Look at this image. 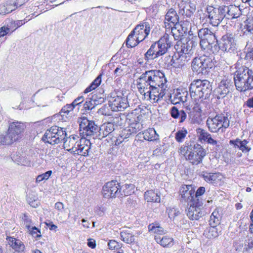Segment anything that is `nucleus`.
I'll return each instance as SVG.
<instances>
[{"label":"nucleus","mask_w":253,"mask_h":253,"mask_svg":"<svg viewBox=\"0 0 253 253\" xmlns=\"http://www.w3.org/2000/svg\"><path fill=\"white\" fill-rule=\"evenodd\" d=\"M167 81L159 70H150L143 73L136 80V87L142 98L151 103L158 102L165 95Z\"/></svg>","instance_id":"nucleus-1"},{"label":"nucleus","mask_w":253,"mask_h":253,"mask_svg":"<svg viewBox=\"0 0 253 253\" xmlns=\"http://www.w3.org/2000/svg\"><path fill=\"white\" fill-rule=\"evenodd\" d=\"M178 153L192 165H196L201 163L206 155V150L201 145L197 143L189 144L187 142L180 147Z\"/></svg>","instance_id":"nucleus-2"},{"label":"nucleus","mask_w":253,"mask_h":253,"mask_svg":"<svg viewBox=\"0 0 253 253\" xmlns=\"http://www.w3.org/2000/svg\"><path fill=\"white\" fill-rule=\"evenodd\" d=\"M139 118L140 116L133 111L127 114L126 123L128 126L121 131L117 139L118 144L122 143L131 135L136 134L144 127L143 125L139 122Z\"/></svg>","instance_id":"nucleus-3"},{"label":"nucleus","mask_w":253,"mask_h":253,"mask_svg":"<svg viewBox=\"0 0 253 253\" xmlns=\"http://www.w3.org/2000/svg\"><path fill=\"white\" fill-rule=\"evenodd\" d=\"M234 80L238 91H245L253 89V71L248 67L239 68L235 73Z\"/></svg>","instance_id":"nucleus-4"},{"label":"nucleus","mask_w":253,"mask_h":253,"mask_svg":"<svg viewBox=\"0 0 253 253\" xmlns=\"http://www.w3.org/2000/svg\"><path fill=\"white\" fill-rule=\"evenodd\" d=\"M190 43L191 42L183 43L178 40L175 45L176 53L174 54L171 60V65L173 67L181 68L190 60L191 55L193 53L190 45Z\"/></svg>","instance_id":"nucleus-5"},{"label":"nucleus","mask_w":253,"mask_h":253,"mask_svg":"<svg viewBox=\"0 0 253 253\" xmlns=\"http://www.w3.org/2000/svg\"><path fill=\"white\" fill-rule=\"evenodd\" d=\"M25 128V125L21 122H9L7 134L0 136V143L3 145H11L18 141L22 138Z\"/></svg>","instance_id":"nucleus-6"},{"label":"nucleus","mask_w":253,"mask_h":253,"mask_svg":"<svg viewBox=\"0 0 253 253\" xmlns=\"http://www.w3.org/2000/svg\"><path fill=\"white\" fill-rule=\"evenodd\" d=\"M211 87L210 82L208 80L193 81L189 86L191 97L195 101H202L209 96L211 90Z\"/></svg>","instance_id":"nucleus-7"},{"label":"nucleus","mask_w":253,"mask_h":253,"mask_svg":"<svg viewBox=\"0 0 253 253\" xmlns=\"http://www.w3.org/2000/svg\"><path fill=\"white\" fill-rule=\"evenodd\" d=\"M200 39V45L203 50H210L212 52L218 51V41L215 34L210 29L205 28L198 30Z\"/></svg>","instance_id":"nucleus-8"},{"label":"nucleus","mask_w":253,"mask_h":253,"mask_svg":"<svg viewBox=\"0 0 253 253\" xmlns=\"http://www.w3.org/2000/svg\"><path fill=\"white\" fill-rule=\"evenodd\" d=\"M209 130L211 132H222L228 128L230 121L227 114H217L214 117H209L206 121Z\"/></svg>","instance_id":"nucleus-9"},{"label":"nucleus","mask_w":253,"mask_h":253,"mask_svg":"<svg viewBox=\"0 0 253 253\" xmlns=\"http://www.w3.org/2000/svg\"><path fill=\"white\" fill-rule=\"evenodd\" d=\"M192 69L197 74H207L210 69L213 66L211 58L208 56L202 55L195 57L192 62Z\"/></svg>","instance_id":"nucleus-10"},{"label":"nucleus","mask_w":253,"mask_h":253,"mask_svg":"<svg viewBox=\"0 0 253 253\" xmlns=\"http://www.w3.org/2000/svg\"><path fill=\"white\" fill-rule=\"evenodd\" d=\"M78 123L80 125V133L83 137L92 135L98 130V126L95 122L85 117L79 118Z\"/></svg>","instance_id":"nucleus-11"},{"label":"nucleus","mask_w":253,"mask_h":253,"mask_svg":"<svg viewBox=\"0 0 253 253\" xmlns=\"http://www.w3.org/2000/svg\"><path fill=\"white\" fill-rule=\"evenodd\" d=\"M55 126L54 127L51 128L49 130H47L44 134L42 137L43 141L48 143L50 144H57L63 140V128Z\"/></svg>","instance_id":"nucleus-12"},{"label":"nucleus","mask_w":253,"mask_h":253,"mask_svg":"<svg viewBox=\"0 0 253 253\" xmlns=\"http://www.w3.org/2000/svg\"><path fill=\"white\" fill-rule=\"evenodd\" d=\"M197 201H194L193 203L188 204L189 207L187 210V215L191 220H199L205 213L203 210V203L197 199Z\"/></svg>","instance_id":"nucleus-13"},{"label":"nucleus","mask_w":253,"mask_h":253,"mask_svg":"<svg viewBox=\"0 0 253 253\" xmlns=\"http://www.w3.org/2000/svg\"><path fill=\"white\" fill-rule=\"evenodd\" d=\"M207 16L209 19V22L213 26L217 27L225 18V14L221 11V6L218 8L208 5L206 8Z\"/></svg>","instance_id":"nucleus-14"},{"label":"nucleus","mask_w":253,"mask_h":253,"mask_svg":"<svg viewBox=\"0 0 253 253\" xmlns=\"http://www.w3.org/2000/svg\"><path fill=\"white\" fill-rule=\"evenodd\" d=\"M217 48L227 52H234L236 49V43L232 34H227L222 36Z\"/></svg>","instance_id":"nucleus-15"},{"label":"nucleus","mask_w":253,"mask_h":253,"mask_svg":"<svg viewBox=\"0 0 253 253\" xmlns=\"http://www.w3.org/2000/svg\"><path fill=\"white\" fill-rule=\"evenodd\" d=\"M120 184L117 181H111L103 187L102 194L104 198L109 199L120 196Z\"/></svg>","instance_id":"nucleus-16"},{"label":"nucleus","mask_w":253,"mask_h":253,"mask_svg":"<svg viewBox=\"0 0 253 253\" xmlns=\"http://www.w3.org/2000/svg\"><path fill=\"white\" fill-rule=\"evenodd\" d=\"M150 31L149 25L147 23H144L136 26L131 33L136 37V40L140 42L147 37Z\"/></svg>","instance_id":"nucleus-17"},{"label":"nucleus","mask_w":253,"mask_h":253,"mask_svg":"<svg viewBox=\"0 0 253 253\" xmlns=\"http://www.w3.org/2000/svg\"><path fill=\"white\" fill-rule=\"evenodd\" d=\"M173 42L172 36L166 32L164 36L156 42L159 47V51L164 55L173 45Z\"/></svg>","instance_id":"nucleus-18"},{"label":"nucleus","mask_w":253,"mask_h":253,"mask_svg":"<svg viewBox=\"0 0 253 253\" xmlns=\"http://www.w3.org/2000/svg\"><path fill=\"white\" fill-rule=\"evenodd\" d=\"M77 145V147L73 151V153L84 156L88 155L91 146L89 140L85 138V137H82L80 139V142Z\"/></svg>","instance_id":"nucleus-19"},{"label":"nucleus","mask_w":253,"mask_h":253,"mask_svg":"<svg viewBox=\"0 0 253 253\" xmlns=\"http://www.w3.org/2000/svg\"><path fill=\"white\" fill-rule=\"evenodd\" d=\"M79 139V137L75 134L68 136L67 133L64 130V149L71 153H73Z\"/></svg>","instance_id":"nucleus-20"},{"label":"nucleus","mask_w":253,"mask_h":253,"mask_svg":"<svg viewBox=\"0 0 253 253\" xmlns=\"http://www.w3.org/2000/svg\"><path fill=\"white\" fill-rule=\"evenodd\" d=\"M221 11L225 14V18L230 19L237 18L241 14V11L238 6L234 5H221Z\"/></svg>","instance_id":"nucleus-21"},{"label":"nucleus","mask_w":253,"mask_h":253,"mask_svg":"<svg viewBox=\"0 0 253 253\" xmlns=\"http://www.w3.org/2000/svg\"><path fill=\"white\" fill-rule=\"evenodd\" d=\"M109 102L111 108L114 111H122L128 107L126 99L125 97L117 96Z\"/></svg>","instance_id":"nucleus-22"},{"label":"nucleus","mask_w":253,"mask_h":253,"mask_svg":"<svg viewBox=\"0 0 253 253\" xmlns=\"http://www.w3.org/2000/svg\"><path fill=\"white\" fill-rule=\"evenodd\" d=\"M170 28V31L169 34L172 36V41L179 40L187 31V29L178 22Z\"/></svg>","instance_id":"nucleus-23"},{"label":"nucleus","mask_w":253,"mask_h":253,"mask_svg":"<svg viewBox=\"0 0 253 253\" xmlns=\"http://www.w3.org/2000/svg\"><path fill=\"white\" fill-rule=\"evenodd\" d=\"M180 192L181 198L185 202L190 204L194 201H196L194 199L195 191L193 189L191 185H184L180 188Z\"/></svg>","instance_id":"nucleus-24"},{"label":"nucleus","mask_w":253,"mask_h":253,"mask_svg":"<svg viewBox=\"0 0 253 253\" xmlns=\"http://www.w3.org/2000/svg\"><path fill=\"white\" fill-rule=\"evenodd\" d=\"M188 92L184 89H177L170 95V99L173 104H177L180 102H185L188 97Z\"/></svg>","instance_id":"nucleus-25"},{"label":"nucleus","mask_w":253,"mask_h":253,"mask_svg":"<svg viewBox=\"0 0 253 253\" xmlns=\"http://www.w3.org/2000/svg\"><path fill=\"white\" fill-rule=\"evenodd\" d=\"M179 16L177 15L176 11L172 8L170 9L167 13L165 16V25L166 28V32H168V29L170 31V28L172 25L176 24L178 22Z\"/></svg>","instance_id":"nucleus-26"},{"label":"nucleus","mask_w":253,"mask_h":253,"mask_svg":"<svg viewBox=\"0 0 253 253\" xmlns=\"http://www.w3.org/2000/svg\"><path fill=\"white\" fill-rule=\"evenodd\" d=\"M179 13L187 17H190L196 9L195 5L193 3H185L183 1L179 4Z\"/></svg>","instance_id":"nucleus-27"},{"label":"nucleus","mask_w":253,"mask_h":253,"mask_svg":"<svg viewBox=\"0 0 253 253\" xmlns=\"http://www.w3.org/2000/svg\"><path fill=\"white\" fill-rule=\"evenodd\" d=\"M122 240L126 244H132L135 242V235L130 228L125 229L120 233Z\"/></svg>","instance_id":"nucleus-28"},{"label":"nucleus","mask_w":253,"mask_h":253,"mask_svg":"<svg viewBox=\"0 0 253 253\" xmlns=\"http://www.w3.org/2000/svg\"><path fill=\"white\" fill-rule=\"evenodd\" d=\"M163 55L162 52L159 51V48L156 42L151 45L150 48L145 54V59L147 60L154 59Z\"/></svg>","instance_id":"nucleus-29"},{"label":"nucleus","mask_w":253,"mask_h":253,"mask_svg":"<svg viewBox=\"0 0 253 253\" xmlns=\"http://www.w3.org/2000/svg\"><path fill=\"white\" fill-rule=\"evenodd\" d=\"M240 30L243 36L250 37L253 35V19H248L241 25Z\"/></svg>","instance_id":"nucleus-30"},{"label":"nucleus","mask_w":253,"mask_h":253,"mask_svg":"<svg viewBox=\"0 0 253 253\" xmlns=\"http://www.w3.org/2000/svg\"><path fill=\"white\" fill-rule=\"evenodd\" d=\"M230 81L228 80H222L216 89V92L221 97L224 96L229 92Z\"/></svg>","instance_id":"nucleus-31"},{"label":"nucleus","mask_w":253,"mask_h":253,"mask_svg":"<svg viewBox=\"0 0 253 253\" xmlns=\"http://www.w3.org/2000/svg\"><path fill=\"white\" fill-rule=\"evenodd\" d=\"M204 180L211 184H217L221 181L223 176L220 173H205L203 175Z\"/></svg>","instance_id":"nucleus-32"},{"label":"nucleus","mask_w":253,"mask_h":253,"mask_svg":"<svg viewBox=\"0 0 253 253\" xmlns=\"http://www.w3.org/2000/svg\"><path fill=\"white\" fill-rule=\"evenodd\" d=\"M170 115L173 118L178 119L180 123L184 122L187 118V114L183 110H179L174 106L170 109Z\"/></svg>","instance_id":"nucleus-33"},{"label":"nucleus","mask_w":253,"mask_h":253,"mask_svg":"<svg viewBox=\"0 0 253 253\" xmlns=\"http://www.w3.org/2000/svg\"><path fill=\"white\" fill-rule=\"evenodd\" d=\"M229 143L233 145L235 147L239 148L243 152H248L251 149L250 147L247 145L248 142L246 140L243 141L239 139L231 140L229 141Z\"/></svg>","instance_id":"nucleus-34"},{"label":"nucleus","mask_w":253,"mask_h":253,"mask_svg":"<svg viewBox=\"0 0 253 253\" xmlns=\"http://www.w3.org/2000/svg\"><path fill=\"white\" fill-rule=\"evenodd\" d=\"M145 200L147 202L159 203L161 201L160 195L154 190H148L144 194Z\"/></svg>","instance_id":"nucleus-35"},{"label":"nucleus","mask_w":253,"mask_h":253,"mask_svg":"<svg viewBox=\"0 0 253 253\" xmlns=\"http://www.w3.org/2000/svg\"><path fill=\"white\" fill-rule=\"evenodd\" d=\"M155 240L157 243L164 247H169L173 245V239L168 237L160 236H155Z\"/></svg>","instance_id":"nucleus-36"},{"label":"nucleus","mask_w":253,"mask_h":253,"mask_svg":"<svg viewBox=\"0 0 253 253\" xmlns=\"http://www.w3.org/2000/svg\"><path fill=\"white\" fill-rule=\"evenodd\" d=\"M143 138L148 141H154L159 138V135L153 128H150L145 130L143 132Z\"/></svg>","instance_id":"nucleus-37"},{"label":"nucleus","mask_w":253,"mask_h":253,"mask_svg":"<svg viewBox=\"0 0 253 253\" xmlns=\"http://www.w3.org/2000/svg\"><path fill=\"white\" fill-rule=\"evenodd\" d=\"M134 185L132 184H125L122 186L120 185L119 192L120 197L130 195L133 192Z\"/></svg>","instance_id":"nucleus-38"},{"label":"nucleus","mask_w":253,"mask_h":253,"mask_svg":"<svg viewBox=\"0 0 253 253\" xmlns=\"http://www.w3.org/2000/svg\"><path fill=\"white\" fill-rule=\"evenodd\" d=\"M148 229L157 235L156 236L162 235L166 233V231L163 229V227L160 226L158 223H153L149 224L148 226Z\"/></svg>","instance_id":"nucleus-39"},{"label":"nucleus","mask_w":253,"mask_h":253,"mask_svg":"<svg viewBox=\"0 0 253 253\" xmlns=\"http://www.w3.org/2000/svg\"><path fill=\"white\" fill-rule=\"evenodd\" d=\"M221 216L219 211L215 210L210 216L209 223L211 226H217L220 223Z\"/></svg>","instance_id":"nucleus-40"},{"label":"nucleus","mask_w":253,"mask_h":253,"mask_svg":"<svg viewBox=\"0 0 253 253\" xmlns=\"http://www.w3.org/2000/svg\"><path fill=\"white\" fill-rule=\"evenodd\" d=\"M101 77L102 74H100L98 76L91 84L84 90V93H87L96 88L101 83Z\"/></svg>","instance_id":"nucleus-41"},{"label":"nucleus","mask_w":253,"mask_h":253,"mask_svg":"<svg viewBox=\"0 0 253 253\" xmlns=\"http://www.w3.org/2000/svg\"><path fill=\"white\" fill-rule=\"evenodd\" d=\"M128 67L126 65L120 64L114 70V74L117 76H122L127 73Z\"/></svg>","instance_id":"nucleus-42"},{"label":"nucleus","mask_w":253,"mask_h":253,"mask_svg":"<svg viewBox=\"0 0 253 253\" xmlns=\"http://www.w3.org/2000/svg\"><path fill=\"white\" fill-rule=\"evenodd\" d=\"M187 133V130L184 128L178 130L175 134V140L178 142H183Z\"/></svg>","instance_id":"nucleus-43"},{"label":"nucleus","mask_w":253,"mask_h":253,"mask_svg":"<svg viewBox=\"0 0 253 253\" xmlns=\"http://www.w3.org/2000/svg\"><path fill=\"white\" fill-rule=\"evenodd\" d=\"M139 42L136 40V37L131 33L127 38L126 44L128 47H133L137 45Z\"/></svg>","instance_id":"nucleus-44"},{"label":"nucleus","mask_w":253,"mask_h":253,"mask_svg":"<svg viewBox=\"0 0 253 253\" xmlns=\"http://www.w3.org/2000/svg\"><path fill=\"white\" fill-rule=\"evenodd\" d=\"M101 130L103 131V134L106 136L114 131V125L108 123L102 126Z\"/></svg>","instance_id":"nucleus-45"},{"label":"nucleus","mask_w":253,"mask_h":253,"mask_svg":"<svg viewBox=\"0 0 253 253\" xmlns=\"http://www.w3.org/2000/svg\"><path fill=\"white\" fill-rule=\"evenodd\" d=\"M196 132L199 139L204 141H206L209 137L211 135V134L207 131L200 128L196 129Z\"/></svg>","instance_id":"nucleus-46"},{"label":"nucleus","mask_w":253,"mask_h":253,"mask_svg":"<svg viewBox=\"0 0 253 253\" xmlns=\"http://www.w3.org/2000/svg\"><path fill=\"white\" fill-rule=\"evenodd\" d=\"M26 22H27V20H26ZM25 23V22H23V20L11 21L7 25L10 30V32H12Z\"/></svg>","instance_id":"nucleus-47"},{"label":"nucleus","mask_w":253,"mask_h":253,"mask_svg":"<svg viewBox=\"0 0 253 253\" xmlns=\"http://www.w3.org/2000/svg\"><path fill=\"white\" fill-rule=\"evenodd\" d=\"M189 117L193 124H200L202 121V115L200 113L190 112Z\"/></svg>","instance_id":"nucleus-48"},{"label":"nucleus","mask_w":253,"mask_h":253,"mask_svg":"<svg viewBox=\"0 0 253 253\" xmlns=\"http://www.w3.org/2000/svg\"><path fill=\"white\" fill-rule=\"evenodd\" d=\"M12 248L16 252L20 253L24 251L25 246L20 240L17 239Z\"/></svg>","instance_id":"nucleus-49"},{"label":"nucleus","mask_w":253,"mask_h":253,"mask_svg":"<svg viewBox=\"0 0 253 253\" xmlns=\"http://www.w3.org/2000/svg\"><path fill=\"white\" fill-rule=\"evenodd\" d=\"M74 106L72 103L70 104H67L64 106V116L67 115L68 116V118H72L74 116L73 110L74 108Z\"/></svg>","instance_id":"nucleus-50"},{"label":"nucleus","mask_w":253,"mask_h":253,"mask_svg":"<svg viewBox=\"0 0 253 253\" xmlns=\"http://www.w3.org/2000/svg\"><path fill=\"white\" fill-rule=\"evenodd\" d=\"M6 5L7 6V11H8V13L15 10L18 7L16 2L13 0H8L6 1Z\"/></svg>","instance_id":"nucleus-51"},{"label":"nucleus","mask_w":253,"mask_h":253,"mask_svg":"<svg viewBox=\"0 0 253 253\" xmlns=\"http://www.w3.org/2000/svg\"><path fill=\"white\" fill-rule=\"evenodd\" d=\"M30 234L37 240L41 237V233L40 230L35 226H32L28 229Z\"/></svg>","instance_id":"nucleus-52"},{"label":"nucleus","mask_w":253,"mask_h":253,"mask_svg":"<svg viewBox=\"0 0 253 253\" xmlns=\"http://www.w3.org/2000/svg\"><path fill=\"white\" fill-rule=\"evenodd\" d=\"M253 249V237L248 238L245 242V247L244 250L247 252Z\"/></svg>","instance_id":"nucleus-53"},{"label":"nucleus","mask_w":253,"mask_h":253,"mask_svg":"<svg viewBox=\"0 0 253 253\" xmlns=\"http://www.w3.org/2000/svg\"><path fill=\"white\" fill-rule=\"evenodd\" d=\"M215 227L216 226H211L210 228L208 234V237L209 238H216L218 236V233Z\"/></svg>","instance_id":"nucleus-54"},{"label":"nucleus","mask_w":253,"mask_h":253,"mask_svg":"<svg viewBox=\"0 0 253 253\" xmlns=\"http://www.w3.org/2000/svg\"><path fill=\"white\" fill-rule=\"evenodd\" d=\"M168 215L169 217L172 219H174L176 216H177L179 213V211L175 208H170L168 209Z\"/></svg>","instance_id":"nucleus-55"},{"label":"nucleus","mask_w":253,"mask_h":253,"mask_svg":"<svg viewBox=\"0 0 253 253\" xmlns=\"http://www.w3.org/2000/svg\"><path fill=\"white\" fill-rule=\"evenodd\" d=\"M96 105V103L95 102V99L90 100V99H89L88 101H86L85 102V103L84 105V109L86 110H92L95 107Z\"/></svg>","instance_id":"nucleus-56"},{"label":"nucleus","mask_w":253,"mask_h":253,"mask_svg":"<svg viewBox=\"0 0 253 253\" xmlns=\"http://www.w3.org/2000/svg\"><path fill=\"white\" fill-rule=\"evenodd\" d=\"M205 192V188L204 187H199L196 193H195V196L194 199L196 200V201H197V199H199L200 201H202L201 199H200L199 197L202 196L204 194Z\"/></svg>","instance_id":"nucleus-57"},{"label":"nucleus","mask_w":253,"mask_h":253,"mask_svg":"<svg viewBox=\"0 0 253 253\" xmlns=\"http://www.w3.org/2000/svg\"><path fill=\"white\" fill-rule=\"evenodd\" d=\"M10 32V30L8 27V26L7 25L6 27L3 26L0 28V37H3L6 34H8L9 32Z\"/></svg>","instance_id":"nucleus-58"},{"label":"nucleus","mask_w":253,"mask_h":253,"mask_svg":"<svg viewBox=\"0 0 253 253\" xmlns=\"http://www.w3.org/2000/svg\"><path fill=\"white\" fill-rule=\"evenodd\" d=\"M63 26V23L62 21H58L54 24V29L57 31L58 33H60L62 31Z\"/></svg>","instance_id":"nucleus-59"},{"label":"nucleus","mask_w":253,"mask_h":253,"mask_svg":"<svg viewBox=\"0 0 253 253\" xmlns=\"http://www.w3.org/2000/svg\"><path fill=\"white\" fill-rule=\"evenodd\" d=\"M187 42H190L191 44V47L192 48V51H193V48L195 47L198 44V40L196 37H192L191 39L189 40Z\"/></svg>","instance_id":"nucleus-60"},{"label":"nucleus","mask_w":253,"mask_h":253,"mask_svg":"<svg viewBox=\"0 0 253 253\" xmlns=\"http://www.w3.org/2000/svg\"><path fill=\"white\" fill-rule=\"evenodd\" d=\"M206 142L208 143L211 144L212 145H215L216 148V150H218V148L219 147V145L217 144V141L214 139H213L211 135L209 137L208 139L207 140Z\"/></svg>","instance_id":"nucleus-61"},{"label":"nucleus","mask_w":253,"mask_h":253,"mask_svg":"<svg viewBox=\"0 0 253 253\" xmlns=\"http://www.w3.org/2000/svg\"><path fill=\"white\" fill-rule=\"evenodd\" d=\"M126 204L128 207H134L136 204V201L134 200L133 198L129 197L127 198Z\"/></svg>","instance_id":"nucleus-62"},{"label":"nucleus","mask_w":253,"mask_h":253,"mask_svg":"<svg viewBox=\"0 0 253 253\" xmlns=\"http://www.w3.org/2000/svg\"><path fill=\"white\" fill-rule=\"evenodd\" d=\"M23 219L24 220V224L25 225L26 228L27 229L30 228L31 227L30 226V224L32 222L31 220L26 214H24Z\"/></svg>","instance_id":"nucleus-63"},{"label":"nucleus","mask_w":253,"mask_h":253,"mask_svg":"<svg viewBox=\"0 0 253 253\" xmlns=\"http://www.w3.org/2000/svg\"><path fill=\"white\" fill-rule=\"evenodd\" d=\"M118 245V242L115 240H110L108 243L109 248L111 250H115Z\"/></svg>","instance_id":"nucleus-64"}]
</instances>
